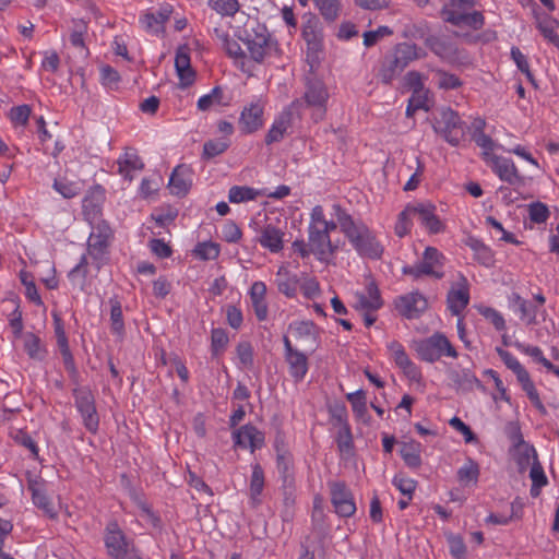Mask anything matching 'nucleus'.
<instances>
[{"label":"nucleus","mask_w":559,"mask_h":559,"mask_svg":"<svg viewBox=\"0 0 559 559\" xmlns=\"http://www.w3.org/2000/svg\"><path fill=\"white\" fill-rule=\"evenodd\" d=\"M509 308L520 313L521 319L526 320L527 324L536 322L537 308L530 301L522 298L518 293H512L508 297Z\"/></svg>","instance_id":"nucleus-25"},{"label":"nucleus","mask_w":559,"mask_h":559,"mask_svg":"<svg viewBox=\"0 0 559 559\" xmlns=\"http://www.w3.org/2000/svg\"><path fill=\"white\" fill-rule=\"evenodd\" d=\"M242 233L239 226L233 221H226L222 226V238L229 242L235 243L241 239Z\"/></svg>","instance_id":"nucleus-62"},{"label":"nucleus","mask_w":559,"mask_h":559,"mask_svg":"<svg viewBox=\"0 0 559 559\" xmlns=\"http://www.w3.org/2000/svg\"><path fill=\"white\" fill-rule=\"evenodd\" d=\"M408 211H413V217H416L429 234L436 235L444 231L445 224L436 214L437 207L432 203L408 205Z\"/></svg>","instance_id":"nucleus-10"},{"label":"nucleus","mask_w":559,"mask_h":559,"mask_svg":"<svg viewBox=\"0 0 559 559\" xmlns=\"http://www.w3.org/2000/svg\"><path fill=\"white\" fill-rule=\"evenodd\" d=\"M445 263L447 257L438 248L428 246L425 248L421 259L412 265H404L402 273L412 276L414 280L424 276L442 280L445 275Z\"/></svg>","instance_id":"nucleus-3"},{"label":"nucleus","mask_w":559,"mask_h":559,"mask_svg":"<svg viewBox=\"0 0 559 559\" xmlns=\"http://www.w3.org/2000/svg\"><path fill=\"white\" fill-rule=\"evenodd\" d=\"M472 140L483 150L484 159L488 163L490 160V156H495L492 154L495 150L492 139L486 133H472Z\"/></svg>","instance_id":"nucleus-56"},{"label":"nucleus","mask_w":559,"mask_h":559,"mask_svg":"<svg viewBox=\"0 0 559 559\" xmlns=\"http://www.w3.org/2000/svg\"><path fill=\"white\" fill-rule=\"evenodd\" d=\"M335 442L342 455H352L354 452V439L350 425L336 428Z\"/></svg>","instance_id":"nucleus-36"},{"label":"nucleus","mask_w":559,"mask_h":559,"mask_svg":"<svg viewBox=\"0 0 559 559\" xmlns=\"http://www.w3.org/2000/svg\"><path fill=\"white\" fill-rule=\"evenodd\" d=\"M479 474L480 468L478 463L471 457H468L456 472L457 480L464 486L477 484Z\"/></svg>","instance_id":"nucleus-31"},{"label":"nucleus","mask_w":559,"mask_h":559,"mask_svg":"<svg viewBox=\"0 0 559 559\" xmlns=\"http://www.w3.org/2000/svg\"><path fill=\"white\" fill-rule=\"evenodd\" d=\"M87 32V24L80 20L75 22L74 29L70 35V43L73 47L84 49V34Z\"/></svg>","instance_id":"nucleus-64"},{"label":"nucleus","mask_w":559,"mask_h":559,"mask_svg":"<svg viewBox=\"0 0 559 559\" xmlns=\"http://www.w3.org/2000/svg\"><path fill=\"white\" fill-rule=\"evenodd\" d=\"M105 544L110 556L123 559L129 556V544L116 522H110L106 528Z\"/></svg>","instance_id":"nucleus-14"},{"label":"nucleus","mask_w":559,"mask_h":559,"mask_svg":"<svg viewBox=\"0 0 559 559\" xmlns=\"http://www.w3.org/2000/svg\"><path fill=\"white\" fill-rule=\"evenodd\" d=\"M250 57L258 63H261L273 50V43L271 38L258 36V40H249L245 43Z\"/></svg>","instance_id":"nucleus-29"},{"label":"nucleus","mask_w":559,"mask_h":559,"mask_svg":"<svg viewBox=\"0 0 559 559\" xmlns=\"http://www.w3.org/2000/svg\"><path fill=\"white\" fill-rule=\"evenodd\" d=\"M84 215L92 227L87 240V252L99 270L106 262L114 233L108 223L100 218V209L92 202L83 204Z\"/></svg>","instance_id":"nucleus-2"},{"label":"nucleus","mask_w":559,"mask_h":559,"mask_svg":"<svg viewBox=\"0 0 559 559\" xmlns=\"http://www.w3.org/2000/svg\"><path fill=\"white\" fill-rule=\"evenodd\" d=\"M260 193L247 186H234L229 189L228 200L231 203H241L255 200Z\"/></svg>","instance_id":"nucleus-42"},{"label":"nucleus","mask_w":559,"mask_h":559,"mask_svg":"<svg viewBox=\"0 0 559 559\" xmlns=\"http://www.w3.org/2000/svg\"><path fill=\"white\" fill-rule=\"evenodd\" d=\"M219 245L213 241H204L197 245L194 253L201 260H214L219 255Z\"/></svg>","instance_id":"nucleus-54"},{"label":"nucleus","mask_w":559,"mask_h":559,"mask_svg":"<svg viewBox=\"0 0 559 559\" xmlns=\"http://www.w3.org/2000/svg\"><path fill=\"white\" fill-rule=\"evenodd\" d=\"M276 452L277 469L278 473L282 475L284 481L286 483L288 478L292 476V456L283 447H280L278 439L276 440Z\"/></svg>","instance_id":"nucleus-48"},{"label":"nucleus","mask_w":559,"mask_h":559,"mask_svg":"<svg viewBox=\"0 0 559 559\" xmlns=\"http://www.w3.org/2000/svg\"><path fill=\"white\" fill-rule=\"evenodd\" d=\"M411 217H413V211H408V205H407L405 207V210L399 214V219L395 225V234L399 237L402 238L411 231V227H412Z\"/></svg>","instance_id":"nucleus-63"},{"label":"nucleus","mask_w":559,"mask_h":559,"mask_svg":"<svg viewBox=\"0 0 559 559\" xmlns=\"http://www.w3.org/2000/svg\"><path fill=\"white\" fill-rule=\"evenodd\" d=\"M264 487V473L259 464H255L252 468V475L250 479V496L253 501H258V497L261 495Z\"/></svg>","instance_id":"nucleus-53"},{"label":"nucleus","mask_w":559,"mask_h":559,"mask_svg":"<svg viewBox=\"0 0 559 559\" xmlns=\"http://www.w3.org/2000/svg\"><path fill=\"white\" fill-rule=\"evenodd\" d=\"M228 344V336L223 329H214L211 336V348L213 355L221 354Z\"/></svg>","instance_id":"nucleus-61"},{"label":"nucleus","mask_w":559,"mask_h":559,"mask_svg":"<svg viewBox=\"0 0 559 559\" xmlns=\"http://www.w3.org/2000/svg\"><path fill=\"white\" fill-rule=\"evenodd\" d=\"M276 285L281 293L292 297L296 294L298 287V281L296 277H290L288 272L281 267L276 275Z\"/></svg>","instance_id":"nucleus-41"},{"label":"nucleus","mask_w":559,"mask_h":559,"mask_svg":"<svg viewBox=\"0 0 559 559\" xmlns=\"http://www.w3.org/2000/svg\"><path fill=\"white\" fill-rule=\"evenodd\" d=\"M503 432L508 440L511 442V445L520 444L525 441L520 423L516 420L508 421L504 425Z\"/></svg>","instance_id":"nucleus-60"},{"label":"nucleus","mask_w":559,"mask_h":559,"mask_svg":"<svg viewBox=\"0 0 559 559\" xmlns=\"http://www.w3.org/2000/svg\"><path fill=\"white\" fill-rule=\"evenodd\" d=\"M523 391L526 393L527 397L532 402V404L536 407V409L542 414L546 415L547 409L545 405L543 404L539 394L534 385V382L531 379V376L523 381L520 382Z\"/></svg>","instance_id":"nucleus-49"},{"label":"nucleus","mask_w":559,"mask_h":559,"mask_svg":"<svg viewBox=\"0 0 559 559\" xmlns=\"http://www.w3.org/2000/svg\"><path fill=\"white\" fill-rule=\"evenodd\" d=\"M449 377L455 386L463 391H472L475 386L480 385L478 378L467 368L451 370Z\"/></svg>","instance_id":"nucleus-27"},{"label":"nucleus","mask_w":559,"mask_h":559,"mask_svg":"<svg viewBox=\"0 0 559 559\" xmlns=\"http://www.w3.org/2000/svg\"><path fill=\"white\" fill-rule=\"evenodd\" d=\"M27 488L32 493L33 503L50 519L56 516V511L50 499L46 495L45 484L41 479H29Z\"/></svg>","instance_id":"nucleus-19"},{"label":"nucleus","mask_w":559,"mask_h":559,"mask_svg":"<svg viewBox=\"0 0 559 559\" xmlns=\"http://www.w3.org/2000/svg\"><path fill=\"white\" fill-rule=\"evenodd\" d=\"M528 218L534 224H545L550 217L547 204L536 201L527 205Z\"/></svg>","instance_id":"nucleus-46"},{"label":"nucleus","mask_w":559,"mask_h":559,"mask_svg":"<svg viewBox=\"0 0 559 559\" xmlns=\"http://www.w3.org/2000/svg\"><path fill=\"white\" fill-rule=\"evenodd\" d=\"M532 480L530 493L533 498L539 497L542 488L547 486L548 479L539 461H533L530 469Z\"/></svg>","instance_id":"nucleus-34"},{"label":"nucleus","mask_w":559,"mask_h":559,"mask_svg":"<svg viewBox=\"0 0 559 559\" xmlns=\"http://www.w3.org/2000/svg\"><path fill=\"white\" fill-rule=\"evenodd\" d=\"M331 423L334 428L349 425L348 414L344 404H335L329 407Z\"/></svg>","instance_id":"nucleus-58"},{"label":"nucleus","mask_w":559,"mask_h":559,"mask_svg":"<svg viewBox=\"0 0 559 559\" xmlns=\"http://www.w3.org/2000/svg\"><path fill=\"white\" fill-rule=\"evenodd\" d=\"M391 357L395 365L412 381L419 382L421 380V371L419 367L411 360L404 346L397 341H391L386 345Z\"/></svg>","instance_id":"nucleus-12"},{"label":"nucleus","mask_w":559,"mask_h":559,"mask_svg":"<svg viewBox=\"0 0 559 559\" xmlns=\"http://www.w3.org/2000/svg\"><path fill=\"white\" fill-rule=\"evenodd\" d=\"M73 397L74 406L81 415L85 429L91 433H96L99 427V416L94 394L87 386H82L73 390Z\"/></svg>","instance_id":"nucleus-7"},{"label":"nucleus","mask_w":559,"mask_h":559,"mask_svg":"<svg viewBox=\"0 0 559 559\" xmlns=\"http://www.w3.org/2000/svg\"><path fill=\"white\" fill-rule=\"evenodd\" d=\"M421 444L415 440L403 442L400 449V455L409 468L421 466Z\"/></svg>","instance_id":"nucleus-26"},{"label":"nucleus","mask_w":559,"mask_h":559,"mask_svg":"<svg viewBox=\"0 0 559 559\" xmlns=\"http://www.w3.org/2000/svg\"><path fill=\"white\" fill-rule=\"evenodd\" d=\"M397 312L408 319L419 318L428 308L427 298L418 290L396 297L394 301Z\"/></svg>","instance_id":"nucleus-9"},{"label":"nucleus","mask_w":559,"mask_h":559,"mask_svg":"<svg viewBox=\"0 0 559 559\" xmlns=\"http://www.w3.org/2000/svg\"><path fill=\"white\" fill-rule=\"evenodd\" d=\"M433 106V97L428 88L423 86L412 92L408 98L405 115L407 118L414 117L418 110L429 111Z\"/></svg>","instance_id":"nucleus-22"},{"label":"nucleus","mask_w":559,"mask_h":559,"mask_svg":"<svg viewBox=\"0 0 559 559\" xmlns=\"http://www.w3.org/2000/svg\"><path fill=\"white\" fill-rule=\"evenodd\" d=\"M263 106L260 103H252L245 107L240 114L239 126L243 133H253L263 126Z\"/></svg>","instance_id":"nucleus-18"},{"label":"nucleus","mask_w":559,"mask_h":559,"mask_svg":"<svg viewBox=\"0 0 559 559\" xmlns=\"http://www.w3.org/2000/svg\"><path fill=\"white\" fill-rule=\"evenodd\" d=\"M476 309L478 313L489 321L497 331L506 330V320L497 309L485 305L476 306Z\"/></svg>","instance_id":"nucleus-43"},{"label":"nucleus","mask_w":559,"mask_h":559,"mask_svg":"<svg viewBox=\"0 0 559 559\" xmlns=\"http://www.w3.org/2000/svg\"><path fill=\"white\" fill-rule=\"evenodd\" d=\"M474 7V0H443L441 14L444 21L452 24L450 17L462 15Z\"/></svg>","instance_id":"nucleus-30"},{"label":"nucleus","mask_w":559,"mask_h":559,"mask_svg":"<svg viewBox=\"0 0 559 559\" xmlns=\"http://www.w3.org/2000/svg\"><path fill=\"white\" fill-rule=\"evenodd\" d=\"M307 17V22L302 27V37L307 43V61L310 64V68H313L312 60L314 58V25L312 24V16L309 13L305 15Z\"/></svg>","instance_id":"nucleus-45"},{"label":"nucleus","mask_w":559,"mask_h":559,"mask_svg":"<svg viewBox=\"0 0 559 559\" xmlns=\"http://www.w3.org/2000/svg\"><path fill=\"white\" fill-rule=\"evenodd\" d=\"M509 453L518 465L520 472L526 471L533 461H538L536 449L524 441L520 444L510 445Z\"/></svg>","instance_id":"nucleus-23"},{"label":"nucleus","mask_w":559,"mask_h":559,"mask_svg":"<svg viewBox=\"0 0 559 559\" xmlns=\"http://www.w3.org/2000/svg\"><path fill=\"white\" fill-rule=\"evenodd\" d=\"M192 186V169L187 165H178L171 173L168 187L177 197H185Z\"/></svg>","instance_id":"nucleus-17"},{"label":"nucleus","mask_w":559,"mask_h":559,"mask_svg":"<svg viewBox=\"0 0 559 559\" xmlns=\"http://www.w3.org/2000/svg\"><path fill=\"white\" fill-rule=\"evenodd\" d=\"M334 221H325L322 210L317 205V260L329 263L334 253L329 233L335 230L337 224L341 230L348 239L352 247L361 258L370 260H380L384 252V247L377 238L374 231L365 223H356L338 204L332 205Z\"/></svg>","instance_id":"nucleus-1"},{"label":"nucleus","mask_w":559,"mask_h":559,"mask_svg":"<svg viewBox=\"0 0 559 559\" xmlns=\"http://www.w3.org/2000/svg\"><path fill=\"white\" fill-rule=\"evenodd\" d=\"M284 233L272 224H266L260 230L257 241L271 252H278L283 249Z\"/></svg>","instance_id":"nucleus-24"},{"label":"nucleus","mask_w":559,"mask_h":559,"mask_svg":"<svg viewBox=\"0 0 559 559\" xmlns=\"http://www.w3.org/2000/svg\"><path fill=\"white\" fill-rule=\"evenodd\" d=\"M355 297L356 307L361 310L377 311L383 305L378 285L372 278L367 281L365 289L357 292Z\"/></svg>","instance_id":"nucleus-16"},{"label":"nucleus","mask_w":559,"mask_h":559,"mask_svg":"<svg viewBox=\"0 0 559 559\" xmlns=\"http://www.w3.org/2000/svg\"><path fill=\"white\" fill-rule=\"evenodd\" d=\"M433 130L440 134L450 145L457 146L462 138L463 121L460 115L450 107L438 109L435 118Z\"/></svg>","instance_id":"nucleus-6"},{"label":"nucleus","mask_w":559,"mask_h":559,"mask_svg":"<svg viewBox=\"0 0 559 559\" xmlns=\"http://www.w3.org/2000/svg\"><path fill=\"white\" fill-rule=\"evenodd\" d=\"M450 19L452 20V24L455 26L465 25V26L472 27L473 29L481 28L485 23V17H484L483 13L478 12V11H474V12L466 11L462 15H455V17L453 16Z\"/></svg>","instance_id":"nucleus-40"},{"label":"nucleus","mask_w":559,"mask_h":559,"mask_svg":"<svg viewBox=\"0 0 559 559\" xmlns=\"http://www.w3.org/2000/svg\"><path fill=\"white\" fill-rule=\"evenodd\" d=\"M492 171L500 180L508 182L510 186L521 188L526 185L525 178L520 175L514 162L503 156H490L488 162Z\"/></svg>","instance_id":"nucleus-11"},{"label":"nucleus","mask_w":559,"mask_h":559,"mask_svg":"<svg viewBox=\"0 0 559 559\" xmlns=\"http://www.w3.org/2000/svg\"><path fill=\"white\" fill-rule=\"evenodd\" d=\"M413 348L420 360L433 364L442 357L457 358L459 353L450 340L441 332H436L429 337L413 342Z\"/></svg>","instance_id":"nucleus-4"},{"label":"nucleus","mask_w":559,"mask_h":559,"mask_svg":"<svg viewBox=\"0 0 559 559\" xmlns=\"http://www.w3.org/2000/svg\"><path fill=\"white\" fill-rule=\"evenodd\" d=\"M331 501L336 514L343 518L353 516L356 512V503L352 491L344 481H329Z\"/></svg>","instance_id":"nucleus-8"},{"label":"nucleus","mask_w":559,"mask_h":559,"mask_svg":"<svg viewBox=\"0 0 559 559\" xmlns=\"http://www.w3.org/2000/svg\"><path fill=\"white\" fill-rule=\"evenodd\" d=\"M118 173L124 178L131 179L130 171L135 169H142L143 163L135 154H126L122 159L118 160Z\"/></svg>","instance_id":"nucleus-50"},{"label":"nucleus","mask_w":559,"mask_h":559,"mask_svg":"<svg viewBox=\"0 0 559 559\" xmlns=\"http://www.w3.org/2000/svg\"><path fill=\"white\" fill-rule=\"evenodd\" d=\"M346 399L350 403L355 416L359 419H365L368 413L366 392L359 389L346 394Z\"/></svg>","instance_id":"nucleus-38"},{"label":"nucleus","mask_w":559,"mask_h":559,"mask_svg":"<svg viewBox=\"0 0 559 559\" xmlns=\"http://www.w3.org/2000/svg\"><path fill=\"white\" fill-rule=\"evenodd\" d=\"M423 86H425L424 80L419 72H407L403 78L400 90L402 93H412L415 90L421 88Z\"/></svg>","instance_id":"nucleus-59"},{"label":"nucleus","mask_w":559,"mask_h":559,"mask_svg":"<svg viewBox=\"0 0 559 559\" xmlns=\"http://www.w3.org/2000/svg\"><path fill=\"white\" fill-rule=\"evenodd\" d=\"M228 146L229 142L227 140H210L203 145V157L210 159L221 155Z\"/></svg>","instance_id":"nucleus-57"},{"label":"nucleus","mask_w":559,"mask_h":559,"mask_svg":"<svg viewBox=\"0 0 559 559\" xmlns=\"http://www.w3.org/2000/svg\"><path fill=\"white\" fill-rule=\"evenodd\" d=\"M537 28L545 39L559 49V22L548 15L538 19Z\"/></svg>","instance_id":"nucleus-32"},{"label":"nucleus","mask_w":559,"mask_h":559,"mask_svg":"<svg viewBox=\"0 0 559 559\" xmlns=\"http://www.w3.org/2000/svg\"><path fill=\"white\" fill-rule=\"evenodd\" d=\"M283 342L285 347L284 358L288 366L289 374L295 381H300L308 371V358L292 345L288 336H284Z\"/></svg>","instance_id":"nucleus-13"},{"label":"nucleus","mask_w":559,"mask_h":559,"mask_svg":"<svg viewBox=\"0 0 559 559\" xmlns=\"http://www.w3.org/2000/svg\"><path fill=\"white\" fill-rule=\"evenodd\" d=\"M420 57V50L415 45L408 43L399 44L392 52L391 70H402Z\"/></svg>","instance_id":"nucleus-20"},{"label":"nucleus","mask_w":559,"mask_h":559,"mask_svg":"<svg viewBox=\"0 0 559 559\" xmlns=\"http://www.w3.org/2000/svg\"><path fill=\"white\" fill-rule=\"evenodd\" d=\"M467 246L474 252V259L486 267H490L495 263V254L491 248L477 238H469Z\"/></svg>","instance_id":"nucleus-28"},{"label":"nucleus","mask_w":559,"mask_h":559,"mask_svg":"<svg viewBox=\"0 0 559 559\" xmlns=\"http://www.w3.org/2000/svg\"><path fill=\"white\" fill-rule=\"evenodd\" d=\"M258 36L270 38V34L264 25L260 24L257 20H248L242 34L239 35V39L245 44L249 40H258Z\"/></svg>","instance_id":"nucleus-39"},{"label":"nucleus","mask_w":559,"mask_h":559,"mask_svg":"<svg viewBox=\"0 0 559 559\" xmlns=\"http://www.w3.org/2000/svg\"><path fill=\"white\" fill-rule=\"evenodd\" d=\"M514 346L522 354L532 357L536 362L543 365L548 371H554L557 367L549 359H547L543 350L538 346L527 345L521 342H515Z\"/></svg>","instance_id":"nucleus-37"},{"label":"nucleus","mask_w":559,"mask_h":559,"mask_svg":"<svg viewBox=\"0 0 559 559\" xmlns=\"http://www.w3.org/2000/svg\"><path fill=\"white\" fill-rule=\"evenodd\" d=\"M235 443L245 449L250 448L251 451L262 447L264 436L252 425H246L234 433Z\"/></svg>","instance_id":"nucleus-21"},{"label":"nucleus","mask_w":559,"mask_h":559,"mask_svg":"<svg viewBox=\"0 0 559 559\" xmlns=\"http://www.w3.org/2000/svg\"><path fill=\"white\" fill-rule=\"evenodd\" d=\"M496 352L503 361V364L506 365V367L516 376L519 382L530 377L528 371L522 366L519 359L515 356H513L510 352L501 347H497Z\"/></svg>","instance_id":"nucleus-33"},{"label":"nucleus","mask_w":559,"mask_h":559,"mask_svg":"<svg viewBox=\"0 0 559 559\" xmlns=\"http://www.w3.org/2000/svg\"><path fill=\"white\" fill-rule=\"evenodd\" d=\"M24 349L28 357L34 360H43L46 356V348L40 338L33 333H25L23 335Z\"/></svg>","instance_id":"nucleus-35"},{"label":"nucleus","mask_w":559,"mask_h":559,"mask_svg":"<svg viewBox=\"0 0 559 559\" xmlns=\"http://www.w3.org/2000/svg\"><path fill=\"white\" fill-rule=\"evenodd\" d=\"M313 92L311 90L305 93L300 99H296L290 106L286 107L275 119L265 135L267 145L280 142L284 139L287 130L290 128L295 117H299L302 108H309L313 103Z\"/></svg>","instance_id":"nucleus-5"},{"label":"nucleus","mask_w":559,"mask_h":559,"mask_svg":"<svg viewBox=\"0 0 559 559\" xmlns=\"http://www.w3.org/2000/svg\"><path fill=\"white\" fill-rule=\"evenodd\" d=\"M317 9L324 20L333 22L337 19L341 11L340 0H317Z\"/></svg>","instance_id":"nucleus-47"},{"label":"nucleus","mask_w":559,"mask_h":559,"mask_svg":"<svg viewBox=\"0 0 559 559\" xmlns=\"http://www.w3.org/2000/svg\"><path fill=\"white\" fill-rule=\"evenodd\" d=\"M469 302V286L467 278L460 274L457 288L449 290L447 296L448 308L453 316H460Z\"/></svg>","instance_id":"nucleus-15"},{"label":"nucleus","mask_w":559,"mask_h":559,"mask_svg":"<svg viewBox=\"0 0 559 559\" xmlns=\"http://www.w3.org/2000/svg\"><path fill=\"white\" fill-rule=\"evenodd\" d=\"M209 5L224 16L235 15L240 8L238 0H210Z\"/></svg>","instance_id":"nucleus-51"},{"label":"nucleus","mask_w":559,"mask_h":559,"mask_svg":"<svg viewBox=\"0 0 559 559\" xmlns=\"http://www.w3.org/2000/svg\"><path fill=\"white\" fill-rule=\"evenodd\" d=\"M393 486L404 496L412 500L417 487V481L402 474L395 475L392 479Z\"/></svg>","instance_id":"nucleus-52"},{"label":"nucleus","mask_w":559,"mask_h":559,"mask_svg":"<svg viewBox=\"0 0 559 559\" xmlns=\"http://www.w3.org/2000/svg\"><path fill=\"white\" fill-rule=\"evenodd\" d=\"M447 540L449 545V551L454 559L466 558L467 549L462 536L450 534Z\"/></svg>","instance_id":"nucleus-55"},{"label":"nucleus","mask_w":559,"mask_h":559,"mask_svg":"<svg viewBox=\"0 0 559 559\" xmlns=\"http://www.w3.org/2000/svg\"><path fill=\"white\" fill-rule=\"evenodd\" d=\"M109 304H110L111 331L115 334L122 335L124 332V323H123L121 304L117 298H110Z\"/></svg>","instance_id":"nucleus-44"}]
</instances>
